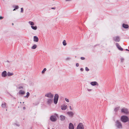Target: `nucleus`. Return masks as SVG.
<instances>
[{
	"label": "nucleus",
	"instance_id": "1",
	"mask_svg": "<svg viewBox=\"0 0 129 129\" xmlns=\"http://www.w3.org/2000/svg\"><path fill=\"white\" fill-rule=\"evenodd\" d=\"M56 117H58V115L56 114H55L54 115H52L50 116V119L52 121H55L57 120Z\"/></svg>",
	"mask_w": 129,
	"mask_h": 129
},
{
	"label": "nucleus",
	"instance_id": "2",
	"mask_svg": "<svg viewBox=\"0 0 129 129\" xmlns=\"http://www.w3.org/2000/svg\"><path fill=\"white\" fill-rule=\"evenodd\" d=\"M128 117L125 115L122 116L121 118V120L124 122H126L128 121Z\"/></svg>",
	"mask_w": 129,
	"mask_h": 129
},
{
	"label": "nucleus",
	"instance_id": "3",
	"mask_svg": "<svg viewBox=\"0 0 129 129\" xmlns=\"http://www.w3.org/2000/svg\"><path fill=\"white\" fill-rule=\"evenodd\" d=\"M115 126L118 128H121L122 125L121 123L118 120H117L115 122Z\"/></svg>",
	"mask_w": 129,
	"mask_h": 129
},
{
	"label": "nucleus",
	"instance_id": "4",
	"mask_svg": "<svg viewBox=\"0 0 129 129\" xmlns=\"http://www.w3.org/2000/svg\"><path fill=\"white\" fill-rule=\"evenodd\" d=\"M59 98V95L58 94H55L54 99V102L55 104L57 103Z\"/></svg>",
	"mask_w": 129,
	"mask_h": 129
},
{
	"label": "nucleus",
	"instance_id": "5",
	"mask_svg": "<svg viewBox=\"0 0 129 129\" xmlns=\"http://www.w3.org/2000/svg\"><path fill=\"white\" fill-rule=\"evenodd\" d=\"M121 112L125 114H127L129 113L128 109L125 108H123L121 109Z\"/></svg>",
	"mask_w": 129,
	"mask_h": 129
},
{
	"label": "nucleus",
	"instance_id": "6",
	"mask_svg": "<svg viewBox=\"0 0 129 129\" xmlns=\"http://www.w3.org/2000/svg\"><path fill=\"white\" fill-rule=\"evenodd\" d=\"M84 126L82 123H79L78 125L77 129H84Z\"/></svg>",
	"mask_w": 129,
	"mask_h": 129
},
{
	"label": "nucleus",
	"instance_id": "7",
	"mask_svg": "<svg viewBox=\"0 0 129 129\" xmlns=\"http://www.w3.org/2000/svg\"><path fill=\"white\" fill-rule=\"evenodd\" d=\"M113 40L116 42H119L120 40V38L119 36L114 37L113 38Z\"/></svg>",
	"mask_w": 129,
	"mask_h": 129
},
{
	"label": "nucleus",
	"instance_id": "8",
	"mask_svg": "<svg viewBox=\"0 0 129 129\" xmlns=\"http://www.w3.org/2000/svg\"><path fill=\"white\" fill-rule=\"evenodd\" d=\"M45 96L50 98H53L54 95L51 93L49 92L46 94Z\"/></svg>",
	"mask_w": 129,
	"mask_h": 129
},
{
	"label": "nucleus",
	"instance_id": "9",
	"mask_svg": "<svg viewBox=\"0 0 129 129\" xmlns=\"http://www.w3.org/2000/svg\"><path fill=\"white\" fill-rule=\"evenodd\" d=\"M53 99L50 98L48 99H47V103L48 104L50 105L53 103Z\"/></svg>",
	"mask_w": 129,
	"mask_h": 129
},
{
	"label": "nucleus",
	"instance_id": "10",
	"mask_svg": "<svg viewBox=\"0 0 129 129\" xmlns=\"http://www.w3.org/2000/svg\"><path fill=\"white\" fill-rule=\"evenodd\" d=\"M116 45L119 50L121 51H123V48L121 47L118 43H116Z\"/></svg>",
	"mask_w": 129,
	"mask_h": 129
},
{
	"label": "nucleus",
	"instance_id": "11",
	"mask_svg": "<svg viewBox=\"0 0 129 129\" xmlns=\"http://www.w3.org/2000/svg\"><path fill=\"white\" fill-rule=\"evenodd\" d=\"M69 129H74V126L73 125L72 123H70L69 125Z\"/></svg>",
	"mask_w": 129,
	"mask_h": 129
},
{
	"label": "nucleus",
	"instance_id": "12",
	"mask_svg": "<svg viewBox=\"0 0 129 129\" xmlns=\"http://www.w3.org/2000/svg\"><path fill=\"white\" fill-rule=\"evenodd\" d=\"M7 75V73L6 71H4L2 72V77H5Z\"/></svg>",
	"mask_w": 129,
	"mask_h": 129
},
{
	"label": "nucleus",
	"instance_id": "13",
	"mask_svg": "<svg viewBox=\"0 0 129 129\" xmlns=\"http://www.w3.org/2000/svg\"><path fill=\"white\" fill-rule=\"evenodd\" d=\"M1 106L3 108H7L6 103L5 102H3Z\"/></svg>",
	"mask_w": 129,
	"mask_h": 129
},
{
	"label": "nucleus",
	"instance_id": "14",
	"mask_svg": "<svg viewBox=\"0 0 129 129\" xmlns=\"http://www.w3.org/2000/svg\"><path fill=\"white\" fill-rule=\"evenodd\" d=\"M25 93L24 91H23L22 90H20L19 91L18 93L19 95H23Z\"/></svg>",
	"mask_w": 129,
	"mask_h": 129
},
{
	"label": "nucleus",
	"instance_id": "15",
	"mask_svg": "<svg viewBox=\"0 0 129 129\" xmlns=\"http://www.w3.org/2000/svg\"><path fill=\"white\" fill-rule=\"evenodd\" d=\"M90 84L93 86H95L96 85H98V83H97V82L96 81L92 82H91L90 83Z\"/></svg>",
	"mask_w": 129,
	"mask_h": 129
},
{
	"label": "nucleus",
	"instance_id": "16",
	"mask_svg": "<svg viewBox=\"0 0 129 129\" xmlns=\"http://www.w3.org/2000/svg\"><path fill=\"white\" fill-rule=\"evenodd\" d=\"M60 119L61 121L64 120L65 119V116L63 115H61L60 116Z\"/></svg>",
	"mask_w": 129,
	"mask_h": 129
},
{
	"label": "nucleus",
	"instance_id": "17",
	"mask_svg": "<svg viewBox=\"0 0 129 129\" xmlns=\"http://www.w3.org/2000/svg\"><path fill=\"white\" fill-rule=\"evenodd\" d=\"M39 40V39L36 36H34V42H37Z\"/></svg>",
	"mask_w": 129,
	"mask_h": 129
},
{
	"label": "nucleus",
	"instance_id": "18",
	"mask_svg": "<svg viewBox=\"0 0 129 129\" xmlns=\"http://www.w3.org/2000/svg\"><path fill=\"white\" fill-rule=\"evenodd\" d=\"M122 26L123 27L125 28H127L128 27V25L123 23L122 24Z\"/></svg>",
	"mask_w": 129,
	"mask_h": 129
},
{
	"label": "nucleus",
	"instance_id": "19",
	"mask_svg": "<svg viewBox=\"0 0 129 129\" xmlns=\"http://www.w3.org/2000/svg\"><path fill=\"white\" fill-rule=\"evenodd\" d=\"M67 107V106L66 105L62 106H61V109L63 110H64L66 109Z\"/></svg>",
	"mask_w": 129,
	"mask_h": 129
},
{
	"label": "nucleus",
	"instance_id": "20",
	"mask_svg": "<svg viewBox=\"0 0 129 129\" xmlns=\"http://www.w3.org/2000/svg\"><path fill=\"white\" fill-rule=\"evenodd\" d=\"M7 75L8 76H11L13 75V73H11L8 72L7 73Z\"/></svg>",
	"mask_w": 129,
	"mask_h": 129
},
{
	"label": "nucleus",
	"instance_id": "21",
	"mask_svg": "<svg viewBox=\"0 0 129 129\" xmlns=\"http://www.w3.org/2000/svg\"><path fill=\"white\" fill-rule=\"evenodd\" d=\"M67 113L69 115L71 116H72L73 115V113L72 112H68Z\"/></svg>",
	"mask_w": 129,
	"mask_h": 129
},
{
	"label": "nucleus",
	"instance_id": "22",
	"mask_svg": "<svg viewBox=\"0 0 129 129\" xmlns=\"http://www.w3.org/2000/svg\"><path fill=\"white\" fill-rule=\"evenodd\" d=\"M31 27L34 30H36L37 28V27L36 26H31Z\"/></svg>",
	"mask_w": 129,
	"mask_h": 129
},
{
	"label": "nucleus",
	"instance_id": "23",
	"mask_svg": "<svg viewBox=\"0 0 129 129\" xmlns=\"http://www.w3.org/2000/svg\"><path fill=\"white\" fill-rule=\"evenodd\" d=\"M26 95L24 96V98H28L29 96L30 93L28 92H27L26 93Z\"/></svg>",
	"mask_w": 129,
	"mask_h": 129
},
{
	"label": "nucleus",
	"instance_id": "24",
	"mask_svg": "<svg viewBox=\"0 0 129 129\" xmlns=\"http://www.w3.org/2000/svg\"><path fill=\"white\" fill-rule=\"evenodd\" d=\"M37 47V45L36 44H34L31 48L32 49H35Z\"/></svg>",
	"mask_w": 129,
	"mask_h": 129
},
{
	"label": "nucleus",
	"instance_id": "25",
	"mask_svg": "<svg viewBox=\"0 0 129 129\" xmlns=\"http://www.w3.org/2000/svg\"><path fill=\"white\" fill-rule=\"evenodd\" d=\"M28 23L31 26H33L34 25V23L32 21H29L28 22Z\"/></svg>",
	"mask_w": 129,
	"mask_h": 129
},
{
	"label": "nucleus",
	"instance_id": "26",
	"mask_svg": "<svg viewBox=\"0 0 129 129\" xmlns=\"http://www.w3.org/2000/svg\"><path fill=\"white\" fill-rule=\"evenodd\" d=\"M120 107H118L114 109V111L115 112H116L117 111V110H118L119 109Z\"/></svg>",
	"mask_w": 129,
	"mask_h": 129
},
{
	"label": "nucleus",
	"instance_id": "27",
	"mask_svg": "<svg viewBox=\"0 0 129 129\" xmlns=\"http://www.w3.org/2000/svg\"><path fill=\"white\" fill-rule=\"evenodd\" d=\"M63 44L64 46H66L67 45L66 40H64L63 42Z\"/></svg>",
	"mask_w": 129,
	"mask_h": 129
},
{
	"label": "nucleus",
	"instance_id": "28",
	"mask_svg": "<svg viewBox=\"0 0 129 129\" xmlns=\"http://www.w3.org/2000/svg\"><path fill=\"white\" fill-rule=\"evenodd\" d=\"M46 70V69L45 68L42 71V74H44Z\"/></svg>",
	"mask_w": 129,
	"mask_h": 129
},
{
	"label": "nucleus",
	"instance_id": "29",
	"mask_svg": "<svg viewBox=\"0 0 129 129\" xmlns=\"http://www.w3.org/2000/svg\"><path fill=\"white\" fill-rule=\"evenodd\" d=\"M13 7H14L16 9H17L19 8V6H14Z\"/></svg>",
	"mask_w": 129,
	"mask_h": 129
},
{
	"label": "nucleus",
	"instance_id": "30",
	"mask_svg": "<svg viewBox=\"0 0 129 129\" xmlns=\"http://www.w3.org/2000/svg\"><path fill=\"white\" fill-rule=\"evenodd\" d=\"M21 13H23V8H21Z\"/></svg>",
	"mask_w": 129,
	"mask_h": 129
},
{
	"label": "nucleus",
	"instance_id": "31",
	"mask_svg": "<svg viewBox=\"0 0 129 129\" xmlns=\"http://www.w3.org/2000/svg\"><path fill=\"white\" fill-rule=\"evenodd\" d=\"M85 70L87 71H88L89 70V69L87 67H86L85 68Z\"/></svg>",
	"mask_w": 129,
	"mask_h": 129
},
{
	"label": "nucleus",
	"instance_id": "32",
	"mask_svg": "<svg viewBox=\"0 0 129 129\" xmlns=\"http://www.w3.org/2000/svg\"><path fill=\"white\" fill-rule=\"evenodd\" d=\"M65 100L68 102H69V100L67 98H65Z\"/></svg>",
	"mask_w": 129,
	"mask_h": 129
},
{
	"label": "nucleus",
	"instance_id": "33",
	"mask_svg": "<svg viewBox=\"0 0 129 129\" xmlns=\"http://www.w3.org/2000/svg\"><path fill=\"white\" fill-rule=\"evenodd\" d=\"M124 60V59L123 58H121V62H123Z\"/></svg>",
	"mask_w": 129,
	"mask_h": 129
},
{
	"label": "nucleus",
	"instance_id": "34",
	"mask_svg": "<svg viewBox=\"0 0 129 129\" xmlns=\"http://www.w3.org/2000/svg\"><path fill=\"white\" fill-rule=\"evenodd\" d=\"M71 59V58L69 57H67L66 58V60H69Z\"/></svg>",
	"mask_w": 129,
	"mask_h": 129
},
{
	"label": "nucleus",
	"instance_id": "35",
	"mask_svg": "<svg viewBox=\"0 0 129 129\" xmlns=\"http://www.w3.org/2000/svg\"><path fill=\"white\" fill-rule=\"evenodd\" d=\"M23 88V87L22 86H20L18 87V88L19 89H20L21 88Z\"/></svg>",
	"mask_w": 129,
	"mask_h": 129
},
{
	"label": "nucleus",
	"instance_id": "36",
	"mask_svg": "<svg viewBox=\"0 0 129 129\" xmlns=\"http://www.w3.org/2000/svg\"><path fill=\"white\" fill-rule=\"evenodd\" d=\"M81 60H84L85 59V58L83 57H81Z\"/></svg>",
	"mask_w": 129,
	"mask_h": 129
},
{
	"label": "nucleus",
	"instance_id": "37",
	"mask_svg": "<svg viewBox=\"0 0 129 129\" xmlns=\"http://www.w3.org/2000/svg\"><path fill=\"white\" fill-rule=\"evenodd\" d=\"M79 64L78 63H77L76 64L77 67H78L79 66Z\"/></svg>",
	"mask_w": 129,
	"mask_h": 129
},
{
	"label": "nucleus",
	"instance_id": "38",
	"mask_svg": "<svg viewBox=\"0 0 129 129\" xmlns=\"http://www.w3.org/2000/svg\"><path fill=\"white\" fill-rule=\"evenodd\" d=\"M3 17H2V16H0V19H2L3 18Z\"/></svg>",
	"mask_w": 129,
	"mask_h": 129
},
{
	"label": "nucleus",
	"instance_id": "39",
	"mask_svg": "<svg viewBox=\"0 0 129 129\" xmlns=\"http://www.w3.org/2000/svg\"><path fill=\"white\" fill-rule=\"evenodd\" d=\"M80 70L81 71H83V69L82 68H81Z\"/></svg>",
	"mask_w": 129,
	"mask_h": 129
},
{
	"label": "nucleus",
	"instance_id": "40",
	"mask_svg": "<svg viewBox=\"0 0 129 129\" xmlns=\"http://www.w3.org/2000/svg\"><path fill=\"white\" fill-rule=\"evenodd\" d=\"M51 9H55V7L52 8Z\"/></svg>",
	"mask_w": 129,
	"mask_h": 129
},
{
	"label": "nucleus",
	"instance_id": "41",
	"mask_svg": "<svg viewBox=\"0 0 129 129\" xmlns=\"http://www.w3.org/2000/svg\"><path fill=\"white\" fill-rule=\"evenodd\" d=\"M70 109L71 110H72V108H71V106H70Z\"/></svg>",
	"mask_w": 129,
	"mask_h": 129
},
{
	"label": "nucleus",
	"instance_id": "42",
	"mask_svg": "<svg viewBox=\"0 0 129 129\" xmlns=\"http://www.w3.org/2000/svg\"><path fill=\"white\" fill-rule=\"evenodd\" d=\"M25 107H23V110H25Z\"/></svg>",
	"mask_w": 129,
	"mask_h": 129
},
{
	"label": "nucleus",
	"instance_id": "43",
	"mask_svg": "<svg viewBox=\"0 0 129 129\" xmlns=\"http://www.w3.org/2000/svg\"><path fill=\"white\" fill-rule=\"evenodd\" d=\"M125 50H126V51H129V50H128V49H125Z\"/></svg>",
	"mask_w": 129,
	"mask_h": 129
},
{
	"label": "nucleus",
	"instance_id": "44",
	"mask_svg": "<svg viewBox=\"0 0 129 129\" xmlns=\"http://www.w3.org/2000/svg\"><path fill=\"white\" fill-rule=\"evenodd\" d=\"M66 1H71V0H65Z\"/></svg>",
	"mask_w": 129,
	"mask_h": 129
},
{
	"label": "nucleus",
	"instance_id": "45",
	"mask_svg": "<svg viewBox=\"0 0 129 129\" xmlns=\"http://www.w3.org/2000/svg\"><path fill=\"white\" fill-rule=\"evenodd\" d=\"M16 125L17 126H19V124H16Z\"/></svg>",
	"mask_w": 129,
	"mask_h": 129
},
{
	"label": "nucleus",
	"instance_id": "46",
	"mask_svg": "<svg viewBox=\"0 0 129 129\" xmlns=\"http://www.w3.org/2000/svg\"><path fill=\"white\" fill-rule=\"evenodd\" d=\"M16 9L15 8L13 10V11H15V10Z\"/></svg>",
	"mask_w": 129,
	"mask_h": 129
},
{
	"label": "nucleus",
	"instance_id": "47",
	"mask_svg": "<svg viewBox=\"0 0 129 129\" xmlns=\"http://www.w3.org/2000/svg\"><path fill=\"white\" fill-rule=\"evenodd\" d=\"M12 25H13L14 24L13 23H12Z\"/></svg>",
	"mask_w": 129,
	"mask_h": 129
},
{
	"label": "nucleus",
	"instance_id": "48",
	"mask_svg": "<svg viewBox=\"0 0 129 129\" xmlns=\"http://www.w3.org/2000/svg\"><path fill=\"white\" fill-rule=\"evenodd\" d=\"M91 90V89L89 90Z\"/></svg>",
	"mask_w": 129,
	"mask_h": 129
},
{
	"label": "nucleus",
	"instance_id": "49",
	"mask_svg": "<svg viewBox=\"0 0 129 129\" xmlns=\"http://www.w3.org/2000/svg\"><path fill=\"white\" fill-rule=\"evenodd\" d=\"M91 90V89L89 90Z\"/></svg>",
	"mask_w": 129,
	"mask_h": 129
}]
</instances>
